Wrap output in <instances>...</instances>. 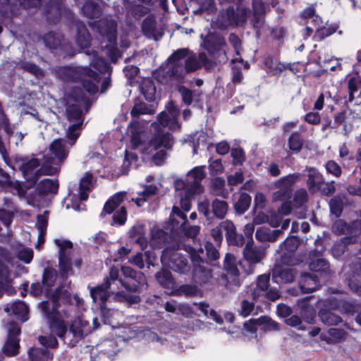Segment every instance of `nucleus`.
<instances>
[{"label": "nucleus", "mask_w": 361, "mask_h": 361, "mask_svg": "<svg viewBox=\"0 0 361 361\" xmlns=\"http://www.w3.org/2000/svg\"><path fill=\"white\" fill-rule=\"evenodd\" d=\"M59 78L66 82H78L90 94H94L99 91L101 75L88 66L75 68L69 66L61 67L58 70Z\"/></svg>", "instance_id": "nucleus-1"}, {"label": "nucleus", "mask_w": 361, "mask_h": 361, "mask_svg": "<svg viewBox=\"0 0 361 361\" xmlns=\"http://www.w3.org/2000/svg\"><path fill=\"white\" fill-rule=\"evenodd\" d=\"M247 16V8H241L238 5L235 8L233 6H229L226 9L219 11L216 20V26L221 30L228 27H235L246 21Z\"/></svg>", "instance_id": "nucleus-2"}, {"label": "nucleus", "mask_w": 361, "mask_h": 361, "mask_svg": "<svg viewBox=\"0 0 361 361\" xmlns=\"http://www.w3.org/2000/svg\"><path fill=\"white\" fill-rule=\"evenodd\" d=\"M39 307L47 318L51 331L59 338H63L67 332V326L60 318L59 311H50V303L48 300L41 302Z\"/></svg>", "instance_id": "nucleus-3"}, {"label": "nucleus", "mask_w": 361, "mask_h": 361, "mask_svg": "<svg viewBox=\"0 0 361 361\" xmlns=\"http://www.w3.org/2000/svg\"><path fill=\"white\" fill-rule=\"evenodd\" d=\"M243 260L237 262L234 255L226 253L224 260V268L228 274L234 276H238L240 274V269L245 276L248 275V269L246 268V264H248V242L245 243L243 249Z\"/></svg>", "instance_id": "nucleus-4"}, {"label": "nucleus", "mask_w": 361, "mask_h": 361, "mask_svg": "<svg viewBox=\"0 0 361 361\" xmlns=\"http://www.w3.org/2000/svg\"><path fill=\"white\" fill-rule=\"evenodd\" d=\"M321 252L316 250L310 252L309 267L314 274L323 278L322 281H325L331 276V269L329 262L321 257Z\"/></svg>", "instance_id": "nucleus-5"}, {"label": "nucleus", "mask_w": 361, "mask_h": 361, "mask_svg": "<svg viewBox=\"0 0 361 361\" xmlns=\"http://www.w3.org/2000/svg\"><path fill=\"white\" fill-rule=\"evenodd\" d=\"M167 259V263L171 269L174 271L186 274L190 270L187 257L176 251H171L170 252L164 251L161 256V261Z\"/></svg>", "instance_id": "nucleus-6"}, {"label": "nucleus", "mask_w": 361, "mask_h": 361, "mask_svg": "<svg viewBox=\"0 0 361 361\" xmlns=\"http://www.w3.org/2000/svg\"><path fill=\"white\" fill-rule=\"evenodd\" d=\"M299 178L298 173H291L281 178L276 183L279 190L274 193L275 200L285 201L292 196L293 186Z\"/></svg>", "instance_id": "nucleus-7"}, {"label": "nucleus", "mask_w": 361, "mask_h": 361, "mask_svg": "<svg viewBox=\"0 0 361 361\" xmlns=\"http://www.w3.org/2000/svg\"><path fill=\"white\" fill-rule=\"evenodd\" d=\"M68 16L72 18V24L75 27V42L80 49L89 48L91 45V35L84 22L75 18L74 13L68 10L66 11Z\"/></svg>", "instance_id": "nucleus-8"}, {"label": "nucleus", "mask_w": 361, "mask_h": 361, "mask_svg": "<svg viewBox=\"0 0 361 361\" xmlns=\"http://www.w3.org/2000/svg\"><path fill=\"white\" fill-rule=\"evenodd\" d=\"M347 236L344 237L342 242L334 244L332 250L334 253L343 254L345 250L347 244L353 243V238L361 234V220L355 219L350 223L347 222Z\"/></svg>", "instance_id": "nucleus-9"}, {"label": "nucleus", "mask_w": 361, "mask_h": 361, "mask_svg": "<svg viewBox=\"0 0 361 361\" xmlns=\"http://www.w3.org/2000/svg\"><path fill=\"white\" fill-rule=\"evenodd\" d=\"M22 161L20 170L23 177L32 186L35 185L39 180V160L37 158H32L30 159H23Z\"/></svg>", "instance_id": "nucleus-10"}, {"label": "nucleus", "mask_w": 361, "mask_h": 361, "mask_svg": "<svg viewBox=\"0 0 361 361\" xmlns=\"http://www.w3.org/2000/svg\"><path fill=\"white\" fill-rule=\"evenodd\" d=\"M111 283L107 279H104L103 282L90 289V296L94 302H98L99 307L106 305L113 292L110 290Z\"/></svg>", "instance_id": "nucleus-11"}, {"label": "nucleus", "mask_w": 361, "mask_h": 361, "mask_svg": "<svg viewBox=\"0 0 361 361\" xmlns=\"http://www.w3.org/2000/svg\"><path fill=\"white\" fill-rule=\"evenodd\" d=\"M63 8V0H49L44 8L47 22L51 25L58 23L61 20Z\"/></svg>", "instance_id": "nucleus-12"}, {"label": "nucleus", "mask_w": 361, "mask_h": 361, "mask_svg": "<svg viewBox=\"0 0 361 361\" xmlns=\"http://www.w3.org/2000/svg\"><path fill=\"white\" fill-rule=\"evenodd\" d=\"M66 141L59 138L54 140L49 145V157H52L57 166H61L68 156L69 150L66 148Z\"/></svg>", "instance_id": "nucleus-13"}, {"label": "nucleus", "mask_w": 361, "mask_h": 361, "mask_svg": "<svg viewBox=\"0 0 361 361\" xmlns=\"http://www.w3.org/2000/svg\"><path fill=\"white\" fill-rule=\"evenodd\" d=\"M221 226L225 231V237L229 245L242 247L244 244V237L236 231L234 224L230 220L221 222Z\"/></svg>", "instance_id": "nucleus-14"}, {"label": "nucleus", "mask_w": 361, "mask_h": 361, "mask_svg": "<svg viewBox=\"0 0 361 361\" xmlns=\"http://www.w3.org/2000/svg\"><path fill=\"white\" fill-rule=\"evenodd\" d=\"M121 271L126 278H128L133 281L132 284H129L128 281L119 280L123 286L130 292H136L139 288V284L141 283V280L143 279L144 275L141 271H137L130 267H122Z\"/></svg>", "instance_id": "nucleus-15"}, {"label": "nucleus", "mask_w": 361, "mask_h": 361, "mask_svg": "<svg viewBox=\"0 0 361 361\" xmlns=\"http://www.w3.org/2000/svg\"><path fill=\"white\" fill-rule=\"evenodd\" d=\"M252 6L253 11L252 26L255 30L257 38H259L260 29L264 23L265 5L262 0H252Z\"/></svg>", "instance_id": "nucleus-16"}, {"label": "nucleus", "mask_w": 361, "mask_h": 361, "mask_svg": "<svg viewBox=\"0 0 361 361\" xmlns=\"http://www.w3.org/2000/svg\"><path fill=\"white\" fill-rule=\"evenodd\" d=\"M298 284L302 293H312L320 286V279L317 274L302 272L298 280Z\"/></svg>", "instance_id": "nucleus-17"}, {"label": "nucleus", "mask_w": 361, "mask_h": 361, "mask_svg": "<svg viewBox=\"0 0 361 361\" xmlns=\"http://www.w3.org/2000/svg\"><path fill=\"white\" fill-rule=\"evenodd\" d=\"M326 306L339 310L342 313L354 314L359 310V307L353 302L348 301L336 297H331L326 299Z\"/></svg>", "instance_id": "nucleus-18"}, {"label": "nucleus", "mask_w": 361, "mask_h": 361, "mask_svg": "<svg viewBox=\"0 0 361 361\" xmlns=\"http://www.w3.org/2000/svg\"><path fill=\"white\" fill-rule=\"evenodd\" d=\"M97 27L99 33L106 37L109 42H115L117 40V29L115 21L101 19L97 21Z\"/></svg>", "instance_id": "nucleus-19"}, {"label": "nucleus", "mask_w": 361, "mask_h": 361, "mask_svg": "<svg viewBox=\"0 0 361 361\" xmlns=\"http://www.w3.org/2000/svg\"><path fill=\"white\" fill-rule=\"evenodd\" d=\"M149 144L150 147H153L156 150L161 148L170 149L172 148L173 145V136L169 132H157L149 140Z\"/></svg>", "instance_id": "nucleus-20"}, {"label": "nucleus", "mask_w": 361, "mask_h": 361, "mask_svg": "<svg viewBox=\"0 0 361 361\" xmlns=\"http://www.w3.org/2000/svg\"><path fill=\"white\" fill-rule=\"evenodd\" d=\"M333 310L334 308L326 306V299L324 301L323 307L319 310L318 316L322 322L328 326L338 325L342 322L341 317L336 314Z\"/></svg>", "instance_id": "nucleus-21"}, {"label": "nucleus", "mask_w": 361, "mask_h": 361, "mask_svg": "<svg viewBox=\"0 0 361 361\" xmlns=\"http://www.w3.org/2000/svg\"><path fill=\"white\" fill-rule=\"evenodd\" d=\"M257 326L261 327L262 330L267 331L277 329L279 324L272 321L267 316H261L257 319H250V333L255 334Z\"/></svg>", "instance_id": "nucleus-22"}, {"label": "nucleus", "mask_w": 361, "mask_h": 361, "mask_svg": "<svg viewBox=\"0 0 361 361\" xmlns=\"http://www.w3.org/2000/svg\"><path fill=\"white\" fill-rule=\"evenodd\" d=\"M339 24L338 23H334L329 25L327 27L322 25L317 27L316 31L312 37V39L314 42H322L326 38L331 36L335 32H338V35H342L343 32L338 30Z\"/></svg>", "instance_id": "nucleus-23"}, {"label": "nucleus", "mask_w": 361, "mask_h": 361, "mask_svg": "<svg viewBox=\"0 0 361 361\" xmlns=\"http://www.w3.org/2000/svg\"><path fill=\"white\" fill-rule=\"evenodd\" d=\"M59 188L58 179L44 178L37 185L36 190L39 195H56L58 193Z\"/></svg>", "instance_id": "nucleus-24"}, {"label": "nucleus", "mask_w": 361, "mask_h": 361, "mask_svg": "<svg viewBox=\"0 0 361 361\" xmlns=\"http://www.w3.org/2000/svg\"><path fill=\"white\" fill-rule=\"evenodd\" d=\"M272 278L276 283H291L294 279L293 270L291 268L276 266L273 269Z\"/></svg>", "instance_id": "nucleus-25"}, {"label": "nucleus", "mask_w": 361, "mask_h": 361, "mask_svg": "<svg viewBox=\"0 0 361 361\" xmlns=\"http://www.w3.org/2000/svg\"><path fill=\"white\" fill-rule=\"evenodd\" d=\"M176 296H185L186 298L202 297L203 293L195 284H183L178 286L172 291Z\"/></svg>", "instance_id": "nucleus-26"}, {"label": "nucleus", "mask_w": 361, "mask_h": 361, "mask_svg": "<svg viewBox=\"0 0 361 361\" xmlns=\"http://www.w3.org/2000/svg\"><path fill=\"white\" fill-rule=\"evenodd\" d=\"M212 277V270L204 266H197L192 270V280L197 284L202 286L209 282Z\"/></svg>", "instance_id": "nucleus-27"}, {"label": "nucleus", "mask_w": 361, "mask_h": 361, "mask_svg": "<svg viewBox=\"0 0 361 361\" xmlns=\"http://www.w3.org/2000/svg\"><path fill=\"white\" fill-rule=\"evenodd\" d=\"M61 166H57L52 157L47 154L44 157V162L38 169L39 178L41 176H54L60 171Z\"/></svg>", "instance_id": "nucleus-28"}, {"label": "nucleus", "mask_w": 361, "mask_h": 361, "mask_svg": "<svg viewBox=\"0 0 361 361\" xmlns=\"http://www.w3.org/2000/svg\"><path fill=\"white\" fill-rule=\"evenodd\" d=\"M307 172V185L309 190L313 191L320 190L322 185L324 184L322 175L314 167L309 168Z\"/></svg>", "instance_id": "nucleus-29"}, {"label": "nucleus", "mask_w": 361, "mask_h": 361, "mask_svg": "<svg viewBox=\"0 0 361 361\" xmlns=\"http://www.w3.org/2000/svg\"><path fill=\"white\" fill-rule=\"evenodd\" d=\"M130 132V143L133 149H137L143 144L142 127L138 121H132L128 126Z\"/></svg>", "instance_id": "nucleus-30"}, {"label": "nucleus", "mask_w": 361, "mask_h": 361, "mask_svg": "<svg viewBox=\"0 0 361 361\" xmlns=\"http://www.w3.org/2000/svg\"><path fill=\"white\" fill-rule=\"evenodd\" d=\"M169 66L165 71L164 78L170 81L182 82L184 79V68L183 64L169 63Z\"/></svg>", "instance_id": "nucleus-31"}, {"label": "nucleus", "mask_w": 361, "mask_h": 361, "mask_svg": "<svg viewBox=\"0 0 361 361\" xmlns=\"http://www.w3.org/2000/svg\"><path fill=\"white\" fill-rule=\"evenodd\" d=\"M93 176L91 173H86L85 175L80 180L79 183V200L80 201L87 200L88 193L92 187Z\"/></svg>", "instance_id": "nucleus-32"}, {"label": "nucleus", "mask_w": 361, "mask_h": 361, "mask_svg": "<svg viewBox=\"0 0 361 361\" xmlns=\"http://www.w3.org/2000/svg\"><path fill=\"white\" fill-rule=\"evenodd\" d=\"M140 92L147 102H154L157 92L154 81L149 78L143 80L140 83Z\"/></svg>", "instance_id": "nucleus-33"}, {"label": "nucleus", "mask_w": 361, "mask_h": 361, "mask_svg": "<svg viewBox=\"0 0 361 361\" xmlns=\"http://www.w3.org/2000/svg\"><path fill=\"white\" fill-rule=\"evenodd\" d=\"M57 276L58 272L54 268L51 267H47L44 268L42 274V283L46 288L47 294L49 292L50 288L54 286Z\"/></svg>", "instance_id": "nucleus-34"}, {"label": "nucleus", "mask_w": 361, "mask_h": 361, "mask_svg": "<svg viewBox=\"0 0 361 361\" xmlns=\"http://www.w3.org/2000/svg\"><path fill=\"white\" fill-rule=\"evenodd\" d=\"M83 14L90 19H97L102 15V9L98 3L87 1L82 8Z\"/></svg>", "instance_id": "nucleus-35"}, {"label": "nucleus", "mask_w": 361, "mask_h": 361, "mask_svg": "<svg viewBox=\"0 0 361 361\" xmlns=\"http://www.w3.org/2000/svg\"><path fill=\"white\" fill-rule=\"evenodd\" d=\"M254 232V226H250V269L251 268L252 264H256L261 261L264 255V252L262 250L257 249L256 247H253L254 243L252 238V233ZM251 270L250 269V274Z\"/></svg>", "instance_id": "nucleus-36"}, {"label": "nucleus", "mask_w": 361, "mask_h": 361, "mask_svg": "<svg viewBox=\"0 0 361 361\" xmlns=\"http://www.w3.org/2000/svg\"><path fill=\"white\" fill-rule=\"evenodd\" d=\"M59 268L60 276L62 279H66L68 275L74 274L70 255L59 256Z\"/></svg>", "instance_id": "nucleus-37"}, {"label": "nucleus", "mask_w": 361, "mask_h": 361, "mask_svg": "<svg viewBox=\"0 0 361 361\" xmlns=\"http://www.w3.org/2000/svg\"><path fill=\"white\" fill-rule=\"evenodd\" d=\"M345 200V196L340 195L334 196L329 200L330 212L336 217H340L341 216Z\"/></svg>", "instance_id": "nucleus-38"}, {"label": "nucleus", "mask_w": 361, "mask_h": 361, "mask_svg": "<svg viewBox=\"0 0 361 361\" xmlns=\"http://www.w3.org/2000/svg\"><path fill=\"white\" fill-rule=\"evenodd\" d=\"M101 319L104 324L114 326L116 323L115 316L117 314L118 310L114 308L107 307V304L103 305L99 307Z\"/></svg>", "instance_id": "nucleus-39"}, {"label": "nucleus", "mask_w": 361, "mask_h": 361, "mask_svg": "<svg viewBox=\"0 0 361 361\" xmlns=\"http://www.w3.org/2000/svg\"><path fill=\"white\" fill-rule=\"evenodd\" d=\"M155 279L163 288H169L174 284L172 274L168 269L162 268L157 272Z\"/></svg>", "instance_id": "nucleus-40"}, {"label": "nucleus", "mask_w": 361, "mask_h": 361, "mask_svg": "<svg viewBox=\"0 0 361 361\" xmlns=\"http://www.w3.org/2000/svg\"><path fill=\"white\" fill-rule=\"evenodd\" d=\"M224 44V39L220 36H209L204 42L205 49L209 54L217 52Z\"/></svg>", "instance_id": "nucleus-41"}, {"label": "nucleus", "mask_w": 361, "mask_h": 361, "mask_svg": "<svg viewBox=\"0 0 361 361\" xmlns=\"http://www.w3.org/2000/svg\"><path fill=\"white\" fill-rule=\"evenodd\" d=\"M288 146L293 153H298L301 151L303 146V140L301 134L298 132H293L288 137Z\"/></svg>", "instance_id": "nucleus-42"}, {"label": "nucleus", "mask_w": 361, "mask_h": 361, "mask_svg": "<svg viewBox=\"0 0 361 361\" xmlns=\"http://www.w3.org/2000/svg\"><path fill=\"white\" fill-rule=\"evenodd\" d=\"M211 191L216 196L227 197L228 192L225 189V180L221 177H216L212 180Z\"/></svg>", "instance_id": "nucleus-43"}, {"label": "nucleus", "mask_w": 361, "mask_h": 361, "mask_svg": "<svg viewBox=\"0 0 361 361\" xmlns=\"http://www.w3.org/2000/svg\"><path fill=\"white\" fill-rule=\"evenodd\" d=\"M11 313L23 321L27 319L28 307L23 301H16L11 305Z\"/></svg>", "instance_id": "nucleus-44"}, {"label": "nucleus", "mask_w": 361, "mask_h": 361, "mask_svg": "<svg viewBox=\"0 0 361 361\" xmlns=\"http://www.w3.org/2000/svg\"><path fill=\"white\" fill-rule=\"evenodd\" d=\"M66 115L68 121L75 122L84 121L81 108L75 104H68L66 108Z\"/></svg>", "instance_id": "nucleus-45"}, {"label": "nucleus", "mask_w": 361, "mask_h": 361, "mask_svg": "<svg viewBox=\"0 0 361 361\" xmlns=\"http://www.w3.org/2000/svg\"><path fill=\"white\" fill-rule=\"evenodd\" d=\"M348 90V102H353L355 99V92H357L361 87V77L358 75L350 76L347 83Z\"/></svg>", "instance_id": "nucleus-46"}, {"label": "nucleus", "mask_w": 361, "mask_h": 361, "mask_svg": "<svg viewBox=\"0 0 361 361\" xmlns=\"http://www.w3.org/2000/svg\"><path fill=\"white\" fill-rule=\"evenodd\" d=\"M212 207L214 216L222 219L227 213L228 206L226 201L215 199L212 203Z\"/></svg>", "instance_id": "nucleus-47"}, {"label": "nucleus", "mask_w": 361, "mask_h": 361, "mask_svg": "<svg viewBox=\"0 0 361 361\" xmlns=\"http://www.w3.org/2000/svg\"><path fill=\"white\" fill-rule=\"evenodd\" d=\"M82 126V121L75 122L68 126L66 137L72 142L71 145H73L80 135Z\"/></svg>", "instance_id": "nucleus-48"}, {"label": "nucleus", "mask_w": 361, "mask_h": 361, "mask_svg": "<svg viewBox=\"0 0 361 361\" xmlns=\"http://www.w3.org/2000/svg\"><path fill=\"white\" fill-rule=\"evenodd\" d=\"M152 114H154V111L143 102H135L130 111V115L133 118H137L140 115Z\"/></svg>", "instance_id": "nucleus-49"}, {"label": "nucleus", "mask_w": 361, "mask_h": 361, "mask_svg": "<svg viewBox=\"0 0 361 361\" xmlns=\"http://www.w3.org/2000/svg\"><path fill=\"white\" fill-rule=\"evenodd\" d=\"M28 357L31 361H44L45 357L49 356V352L45 348H30L27 352Z\"/></svg>", "instance_id": "nucleus-50"}, {"label": "nucleus", "mask_w": 361, "mask_h": 361, "mask_svg": "<svg viewBox=\"0 0 361 361\" xmlns=\"http://www.w3.org/2000/svg\"><path fill=\"white\" fill-rule=\"evenodd\" d=\"M19 343L20 341H18L7 339L3 348L4 354L8 357H13L17 355L19 353Z\"/></svg>", "instance_id": "nucleus-51"}, {"label": "nucleus", "mask_w": 361, "mask_h": 361, "mask_svg": "<svg viewBox=\"0 0 361 361\" xmlns=\"http://www.w3.org/2000/svg\"><path fill=\"white\" fill-rule=\"evenodd\" d=\"M43 41L46 47L51 49H56L61 44V40L54 32H49L43 36Z\"/></svg>", "instance_id": "nucleus-52"}, {"label": "nucleus", "mask_w": 361, "mask_h": 361, "mask_svg": "<svg viewBox=\"0 0 361 361\" xmlns=\"http://www.w3.org/2000/svg\"><path fill=\"white\" fill-rule=\"evenodd\" d=\"M299 243V238L297 236H290L283 241L281 249L289 254H293L297 250Z\"/></svg>", "instance_id": "nucleus-53"}, {"label": "nucleus", "mask_w": 361, "mask_h": 361, "mask_svg": "<svg viewBox=\"0 0 361 361\" xmlns=\"http://www.w3.org/2000/svg\"><path fill=\"white\" fill-rule=\"evenodd\" d=\"M106 55L110 58L111 61L116 63L121 57V52L117 47V42H109V44L105 46Z\"/></svg>", "instance_id": "nucleus-54"}, {"label": "nucleus", "mask_w": 361, "mask_h": 361, "mask_svg": "<svg viewBox=\"0 0 361 361\" xmlns=\"http://www.w3.org/2000/svg\"><path fill=\"white\" fill-rule=\"evenodd\" d=\"M235 209L239 214H244L248 209V193L242 192L235 204Z\"/></svg>", "instance_id": "nucleus-55"}, {"label": "nucleus", "mask_w": 361, "mask_h": 361, "mask_svg": "<svg viewBox=\"0 0 361 361\" xmlns=\"http://www.w3.org/2000/svg\"><path fill=\"white\" fill-rule=\"evenodd\" d=\"M56 245L59 247V256H68L70 253L66 252V250H72L73 245L69 240H61L56 238L54 240Z\"/></svg>", "instance_id": "nucleus-56"}, {"label": "nucleus", "mask_w": 361, "mask_h": 361, "mask_svg": "<svg viewBox=\"0 0 361 361\" xmlns=\"http://www.w3.org/2000/svg\"><path fill=\"white\" fill-rule=\"evenodd\" d=\"M188 55V49H179L175 51L167 59L168 63L183 64L181 61Z\"/></svg>", "instance_id": "nucleus-57"}, {"label": "nucleus", "mask_w": 361, "mask_h": 361, "mask_svg": "<svg viewBox=\"0 0 361 361\" xmlns=\"http://www.w3.org/2000/svg\"><path fill=\"white\" fill-rule=\"evenodd\" d=\"M21 333L20 327L16 322H11L8 323V340L18 341H20V335Z\"/></svg>", "instance_id": "nucleus-58"}, {"label": "nucleus", "mask_w": 361, "mask_h": 361, "mask_svg": "<svg viewBox=\"0 0 361 361\" xmlns=\"http://www.w3.org/2000/svg\"><path fill=\"white\" fill-rule=\"evenodd\" d=\"M38 341L45 348H56L59 345L56 338L53 335L39 336Z\"/></svg>", "instance_id": "nucleus-59"}, {"label": "nucleus", "mask_w": 361, "mask_h": 361, "mask_svg": "<svg viewBox=\"0 0 361 361\" xmlns=\"http://www.w3.org/2000/svg\"><path fill=\"white\" fill-rule=\"evenodd\" d=\"M61 297V285L56 287L54 290L51 293L50 300L52 302V307L50 308V311H59L60 307V299Z\"/></svg>", "instance_id": "nucleus-60"}, {"label": "nucleus", "mask_w": 361, "mask_h": 361, "mask_svg": "<svg viewBox=\"0 0 361 361\" xmlns=\"http://www.w3.org/2000/svg\"><path fill=\"white\" fill-rule=\"evenodd\" d=\"M178 90L181 95L183 102L187 106L191 105L193 99L192 91L183 85L180 86Z\"/></svg>", "instance_id": "nucleus-61"}, {"label": "nucleus", "mask_w": 361, "mask_h": 361, "mask_svg": "<svg viewBox=\"0 0 361 361\" xmlns=\"http://www.w3.org/2000/svg\"><path fill=\"white\" fill-rule=\"evenodd\" d=\"M301 317L310 324L314 322L316 313L314 310L310 306H302L300 311Z\"/></svg>", "instance_id": "nucleus-62"}, {"label": "nucleus", "mask_w": 361, "mask_h": 361, "mask_svg": "<svg viewBox=\"0 0 361 361\" xmlns=\"http://www.w3.org/2000/svg\"><path fill=\"white\" fill-rule=\"evenodd\" d=\"M201 68V64L195 56L188 57L185 61V66L183 68L185 73H191L196 71Z\"/></svg>", "instance_id": "nucleus-63"}, {"label": "nucleus", "mask_w": 361, "mask_h": 361, "mask_svg": "<svg viewBox=\"0 0 361 361\" xmlns=\"http://www.w3.org/2000/svg\"><path fill=\"white\" fill-rule=\"evenodd\" d=\"M142 29L145 35L152 34L156 29L155 20L149 16L145 18L142 24Z\"/></svg>", "instance_id": "nucleus-64"}]
</instances>
